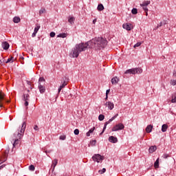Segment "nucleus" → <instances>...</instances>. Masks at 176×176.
I'll use <instances>...</instances> for the list:
<instances>
[{
	"mask_svg": "<svg viewBox=\"0 0 176 176\" xmlns=\"http://www.w3.org/2000/svg\"><path fill=\"white\" fill-rule=\"evenodd\" d=\"M68 21L71 24H74V21H75V17L74 16H69Z\"/></svg>",
	"mask_w": 176,
	"mask_h": 176,
	"instance_id": "nucleus-25",
	"label": "nucleus"
},
{
	"mask_svg": "<svg viewBox=\"0 0 176 176\" xmlns=\"http://www.w3.org/2000/svg\"><path fill=\"white\" fill-rule=\"evenodd\" d=\"M122 28H124V30H126V31H131V24L124 23L122 25Z\"/></svg>",
	"mask_w": 176,
	"mask_h": 176,
	"instance_id": "nucleus-12",
	"label": "nucleus"
},
{
	"mask_svg": "<svg viewBox=\"0 0 176 176\" xmlns=\"http://www.w3.org/2000/svg\"><path fill=\"white\" fill-rule=\"evenodd\" d=\"M154 167L155 168H159V159H157L154 163Z\"/></svg>",
	"mask_w": 176,
	"mask_h": 176,
	"instance_id": "nucleus-29",
	"label": "nucleus"
},
{
	"mask_svg": "<svg viewBox=\"0 0 176 176\" xmlns=\"http://www.w3.org/2000/svg\"><path fill=\"white\" fill-rule=\"evenodd\" d=\"M2 167H3V166H0V168H2Z\"/></svg>",
	"mask_w": 176,
	"mask_h": 176,
	"instance_id": "nucleus-54",
	"label": "nucleus"
},
{
	"mask_svg": "<svg viewBox=\"0 0 176 176\" xmlns=\"http://www.w3.org/2000/svg\"><path fill=\"white\" fill-rule=\"evenodd\" d=\"M156 149H157L156 146H151L148 149V152L149 153H153V152L156 151Z\"/></svg>",
	"mask_w": 176,
	"mask_h": 176,
	"instance_id": "nucleus-18",
	"label": "nucleus"
},
{
	"mask_svg": "<svg viewBox=\"0 0 176 176\" xmlns=\"http://www.w3.org/2000/svg\"><path fill=\"white\" fill-rule=\"evenodd\" d=\"M153 129V126L151 124H149L146 126V132L149 133H152V129Z\"/></svg>",
	"mask_w": 176,
	"mask_h": 176,
	"instance_id": "nucleus-16",
	"label": "nucleus"
},
{
	"mask_svg": "<svg viewBox=\"0 0 176 176\" xmlns=\"http://www.w3.org/2000/svg\"><path fill=\"white\" fill-rule=\"evenodd\" d=\"M125 74H130L131 75H135V74H142V69L140 67L129 69L125 72Z\"/></svg>",
	"mask_w": 176,
	"mask_h": 176,
	"instance_id": "nucleus-5",
	"label": "nucleus"
},
{
	"mask_svg": "<svg viewBox=\"0 0 176 176\" xmlns=\"http://www.w3.org/2000/svg\"><path fill=\"white\" fill-rule=\"evenodd\" d=\"M109 142H112L113 144H116L118 142V138H116L114 136H110L109 138Z\"/></svg>",
	"mask_w": 176,
	"mask_h": 176,
	"instance_id": "nucleus-13",
	"label": "nucleus"
},
{
	"mask_svg": "<svg viewBox=\"0 0 176 176\" xmlns=\"http://www.w3.org/2000/svg\"><path fill=\"white\" fill-rule=\"evenodd\" d=\"M65 86H67V82L64 81L63 85H61L58 90V93H60V91H61V89H64V87H65Z\"/></svg>",
	"mask_w": 176,
	"mask_h": 176,
	"instance_id": "nucleus-20",
	"label": "nucleus"
},
{
	"mask_svg": "<svg viewBox=\"0 0 176 176\" xmlns=\"http://www.w3.org/2000/svg\"><path fill=\"white\" fill-rule=\"evenodd\" d=\"M105 106L107 107V108H109L110 111H112V109H113V108L115 107V104H113V102L110 101L106 102Z\"/></svg>",
	"mask_w": 176,
	"mask_h": 176,
	"instance_id": "nucleus-10",
	"label": "nucleus"
},
{
	"mask_svg": "<svg viewBox=\"0 0 176 176\" xmlns=\"http://www.w3.org/2000/svg\"><path fill=\"white\" fill-rule=\"evenodd\" d=\"M58 38H67V34L62 33L58 35Z\"/></svg>",
	"mask_w": 176,
	"mask_h": 176,
	"instance_id": "nucleus-27",
	"label": "nucleus"
},
{
	"mask_svg": "<svg viewBox=\"0 0 176 176\" xmlns=\"http://www.w3.org/2000/svg\"><path fill=\"white\" fill-rule=\"evenodd\" d=\"M118 116H119V114L117 113L114 116H113L111 119H109V121H107V122H106L104 123V126L103 130L100 133V135H102V134H104V131H105V129H107V126H108V124H109V123H111V122H113V120H115V118H118Z\"/></svg>",
	"mask_w": 176,
	"mask_h": 176,
	"instance_id": "nucleus-6",
	"label": "nucleus"
},
{
	"mask_svg": "<svg viewBox=\"0 0 176 176\" xmlns=\"http://www.w3.org/2000/svg\"><path fill=\"white\" fill-rule=\"evenodd\" d=\"M107 171L105 168H103L102 170H98L99 174H104Z\"/></svg>",
	"mask_w": 176,
	"mask_h": 176,
	"instance_id": "nucleus-33",
	"label": "nucleus"
},
{
	"mask_svg": "<svg viewBox=\"0 0 176 176\" xmlns=\"http://www.w3.org/2000/svg\"><path fill=\"white\" fill-rule=\"evenodd\" d=\"M38 89L40 90V93H45V87L43 86V85H42L41 83H39L38 85Z\"/></svg>",
	"mask_w": 176,
	"mask_h": 176,
	"instance_id": "nucleus-17",
	"label": "nucleus"
},
{
	"mask_svg": "<svg viewBox=\"0 0 176 176\" xmlns=\"http://www.w3.org/2000/svg\"><path fill=\"white\" fill-rule=\"evenodd\" d=\"M108 100V95H106L105 100Z\"/></svg>",
	"mask_w": 176,
	"mask_h": 176,
	"instance_id": "nucleus-51",
	"label": "nucleus"
},
{
	"mask_svg": "<svg viewBox=\"0 0 176 176\" xmlns=\"http://www.w3.org/2000/svg\"><path fill=\"white\" fill-rule=\"evenodd\" d=\"M29 170H30V171H35V166H34V165H30V166H29Z\"/></svg>",
	"mask_w": 176,
	"mask_h": 176,
	"instance_id": "nucleus-34",
	"label": "nucleus"
},
{
	"mask_svg": "<svg viewBox=\"0 0 176 176\" xmlns=\"http://www.w3.org/2000/svg\"><path fill=\"white\" fill-rule=\"evenodd\" d=\"M58 163V160L57 159H55L52 161V164L51 166V170H52V173L53 171H54V168H56V166H57Z\"/></svg>",
	"mask_w": 176,
	"mask_h": 176,
	"instance_id": "nucleus-11",
	"label": "nucleus"
},
{
	"mask_svg": "<svg viewBox=\"0 0 176 176\" xmlns=\"http://www.w3.org/2000/svg\"><path fill=\"white\" fill-rule=\"evenodd\" d=\"M151 3L150 1H144L142 3L140 4V6L142 8L144 12H148V5Z\"/></svg>",
	"mask_w": 176,
	"mask_h": 176,
	"instance_id": "nucleus-9",
	"label": "nucleus"
},
{
	"mask_svg": "<svg viewBox=\"0 0 176 176\" xmlns=\"http://www.w3.org/2000/svg\"><path fill=\"white\" fill-rule=\"evenodd\" d=\"M170 85L172 86H175V85H176V80H170Z\"/></svg>",
	"mask_w": 176,
	"mask_h": 176,
	"instance_id": "nucleus-35",
	"label": "nucleus"
},
{
	"mask_svg": "<svg viewBox=\"0 0 176 176\" xmlns=\"http://www.w3.org/2000/svg\"><path fill=\"white\" fill-rule=\"evenodd\" d=\"M34 130H35L36 131H39V127L38 126V125H35L34 126Z\"/></svg>",
	"mask_w": 176,
	"mask_h": 176,
	"instance_id": "nucleus-40",
	"label": "nucleus"
},
{
	"mask_svg": "<svg viewBox=\"0 0 176 176\" xmlns=\"http://www.w3.org/2000/svg\"><path fill=\"white\" fill-rule=\"evenodd\" d=\"M171 102H176V97L171 100Z\"/></svg>",
	"mask_w": 176,
	"mask_h": 176,
	"instance_id": "nucleus-47",
	"label": "nucleus"
},
{
	"mask_svg": "<svg viewBox=\"0 0 176 176\" xmlns=\"http://www.w3.org/2000/svg\"><path fill=\"white\" fill-rule=\"evenodd\" d=\"M119 78L118 77H113V78H111V82L112 83V85H118V83L119 82Z\"/></svg>",
	"mask_w": 176,
	"mask_h": 176,
	"instance_id": "nucleus-15",
	"label": "nucleus"
},
{
	"mask_svg": "<svg viewBox=\"0 0 176 176\" xmlns=\"http://www.w3.org/2000/svg\"><path fill=\"white\" fill-rule=\"evenodd\" d=\"M96 23H97V19H94L93 20V24H96Z\"/></svg>",
	"mask_w": 176,
	"mask_h": 176,
	"instance_id": "nucleus-50",
	"label": "nucleus"
},
{
	"mask_svg": "<svg viewBox=\"0 0 176 176\" xmlns=\"http://www.w3.org/2000/svg\"><path fill=\"white\" fill-rule=\"evenodd\" d=\"M146 16H148V11L145 12Z\"/></svg>",
	"mask_w": 176,
	"mask_h": 176,
	"instance_id": "nucleus-52",
	"label": "nucleus"
},
{
	"mask_svg": "<svg viewBox=\"0 0 176 176\" xmlns=\"http://www.w3.org/2000/svg\"><path fill=\"white\" fill-rule=\"evenodd\" d=\"M94 130H96V127H93L86 133L87 137H90L91 134H93L94 132Z\"/></svg>",
	"mask_w": 176,
	"mask_h": 176,
	"instance_id": "nucleus-19",
	"label": "nucleus"
},
{
	"mask_svg": "<svg viewBox=\"0 0 176 176\" xmlns=\"http://www.w3.org/2000/svg\"><path fill=\"white\" fill-rule=\"evenodd\" d=\"M97 10H98V12H102V10H104V6L102 3L98 4Z\"/></svg>",
	"mask_w": 176,
	"mask_h": 176,
	"instance_id": "nucleus-22",
	"label": "nucleus"
},
{
	"mask_svg": "<svg viewBox=\"0 0 176 176\" xmlns=\"http://www.w3.org/2000/svg\"><path fill=\"white\" fill-rule=\"evenodd\" d=\"M173 76H175L176 78V70L173 71Z\"/></svg>",
	"mask_w": 176,
	"mask_h": 176,
	"instance_id": "nucleus-48",
	"label": "nucleus"
},
{
	"mask_svg": "<svg viewBox=\"0 0 176 176\" xmlns=\"http://www.w3.org/2000/svg\"><path fill=\"white\" fill-rule=\"evenodd\" d=\"M89 46V44L87 43H82L80 44H76L75 47L72 50V52H70V57H72L73 58H78L79 57V54L82 53V52H85L86 49H87V47Z\"/></svg>",
	"mask_w": 176,
	"mask_h": 176,
	"instance_id": "nucleus-1",
	"label": "nucleus"
},
{
	"mask_svg": "<svg viewBox=\"0 0 176 176\" xmlns=\"http://www.w3.org/2000/svg\"><path fill=\"white\" fill-rule=\"evenodd\" d=\"M25 107H28V100H25Z\"/></svg>",
	"mask_w": 176,
	"mask_h": 176,
	"instance_id": "nucleus-45",
	"label": "nucleus"
},
{
	"mask_svg": "<svg viewBox=\"0 0 176 176\" xmlns=\"http://www.w3.org/2000/svg\"><path fill=\"white\" fill-rule=\"evenodd\" d=\"M66 137L65 135H60V140H62L63 141H64V140H65Z\"/></svg>",
	"mask_w": 176,
	"mask_h": 176,
	"instance_id": "nucleus-43",
	"label": "nucleus"
},
{
	"mask_svg": "<svg viewBox=\"0 0 176 176\" xmlns=\"http://www.w3.org/2000/svg\"><path fill=\"white\" fill-rule=\"evenodd\" d=\"M74 134H75V135H79V129H75Z\"/></svg>",
	"mask_w": 176,
	"mask_h": 176,
	"instance_id": "nucleus-41",
	"label": "nucleus"
},
{
	"mask_svg": "<svg viewBox=\"0 0 176 176\" xmlns=\"http://www.w3.org/2000/svg\"><path fill=\"white\" fill-rule=\"evenodd\" d=\"M162 157L164 159H167V157H170V155L167 154V153H165L162 155Z\"/></svg>",
	"mask_w": 176,
	"mask_h": 176,
	"instance_id": "nucleus-39",
	"label": "nucleus"
},
{
	"mask_svg": "<svg viewBox=\"0 0 176 176\" xmlns=\"http://www.w3.org/2000/svg\"><path fill=\"white\" fill-rule=\"evenodd\" d=\"M167 129H168V126L166 124H163L162 126V133H166V131H167Z\"/></svg>",
	"mask_w": 176,
	"mask_h": 176,
	"instance_id": "nucleus-21",
	"label": "nucleus"
},
{
	"mask_svg": "<svg viewBox=\"0 0 176 176\" xmlns=\"http://www.w3.org/2000/svg\"><path fill=\"white\" fill-rule=\"evenodd\" d=\"M36 32H34L32 34V38H35V36H36Z\"/></svg>",
	"mask_w": 176,
	"mask_h": 176,
	"instance_id": "nucleus-44",
	"label": "nucleus"
},
{
	"mask_svg": "<svg viewBox=\"0 0 176 176\" xmlns=\"http://www.w3.org/2000/svg\"><path fill=\"white\" fill-rule=\"evenodd\" d=\"M91 43H94V47H96V49H100V47H105L108 41L102 37H98L92 39Z\"/></svg>",
	"mask_w": 176,
	"mask_h": 176,
	"instance_id": "nucleus-3",
	"label": "nucleus"
},
{
	"mask_svg": "<svg viewBox=\"0 0 176 176\" xmlns=\"http://www.w3.org/2000/svg\"><path fill=\"white\" fill-rule=\"evenodd\" d=\"M104 119H105V116L102 114L99 115L98 120L100 121H102Z\"/></svg>",
	"mask_w": 176,
	"mask_h": 176,
	"instance_id": "nucleus-31",
	"label": "nucleus"
},
{
	"mask_svg": "<svg viewBox=\"0 0 176 176\" xmlns=\"http://www.w3.org/2000/svg\"><path fill=\"white\" fill-rule=\"evenodd\" d=\"M109 91H111V89H107L106 91V96H108L109 94Z\"/></svg>",
	"mask_w": 176,
	"mask_h": 176,
	"instance_id": "nucleus-46",
	"label": "nucleus"
},
{
	"mask_svg": "<svg viewBox=\"0 0 176 176\" xmlns=\"http://www.w3.org/2000/svg\"><path fill=\"white\" fill-rule=\"evenodd\" d=\"M10 61H12V63H13V61H14V57L11 56L10 58H8L7 60V61L6 63V64H8V63H10Z\"/></svg>",
	"mask_w": 176,
	"mask_h": 176,
	"instance_id": "nucleus-28",
	"label": "nucleus"
},
{
	"mask_svg": "<svg viewBox=\"0 0 176 176\" xmlns=\"http://www.w3.org/2000/svg\"><path fill=\"white\" fill-rule=\"evenodd\" d=\"M131 13L132 14H137V13H138V10H137V8H133L131 10Z\"/></svg>",
	"mask_w": 176,
	"mask_h": 176,
	"instance_id": "nucleus-30",
	"label": "nucleus"
},
{
	"mask_svg": "<svg viewBox=\"0 0 176 176\" xmlns=\"http://www.w3.org/2000/svg\"><path fill=\"white\" fill-rule=\"evenodd\" d=\"M2 64V60L0 59V65Z\"/></svg>",
	"mask_w": 176,
	"mask_h": 176,
	"instance_id": "nucleus-53",
	"label": "nucleus"
},
{
	"mask_svg": "<svg viewBox=\"0 0 176 176\" xmlns=\"http://www.w3.org/2000/svg\"><path fill=\"white\" fill-rule=\"evenodd\" d=\"M24 101H30V95L28 94H25L23 95Z\"/></svg>",
	"mask_w": 176,
	"mask_h": 176,
	"instance_id": "nucleus-23",
	"label": "nucleus"
},
{
	"mask_svg": "<svg viewBox=\"0 0 176 176\" xmlns=\"http://www.w3.org/2000/svg\"><path fill=\"white\" fill-rule=\"evenodd\" d=\"M162 25H163V23L161 22V23L158 25L157 28H159V27H162Z\"/></svg>",
	"mask_w": 176,
	"mask_h": 176,
	"instance_id": "nucleus-49",
	"label": "nucleus"
},
{
	"mask_svg": "<svg viewBox=\"0 0 176 176\" xmlns=\"http://www.w3.org/2000/svg\"><path fill=\"white\" fill-rule=\"evenodd\" d=\"M124 129V124L122 123H118L112 128V131H119V130H123Z\"/></svg>",
	"mask_w": 176,
	"mask_h": 176,
	"instance_id": "nucleus-8",
	"label": "nucleus"
},
{
	"mask_svg": "<svg viewBox=\"0 0 176 176\" xmlns=\"http://www.w3.org/2000/svg\"><path fill=\"white\" fill-rule=\"evenodd\" d=\"M1 46L4 50H8V49H9L10 47L9 43L4 41L2 43Z\"/></svg>",
	"mask_w": 176,
	"mask_h": 176,
	"instance_id": "nucleus-14",
	"label": "nucleus"
},
{
	"mask_svg": "<svg viewBox=\"0 0 176 176\" xmlns=\"http://www.w3.org/2000/svg\"><path fill=\"white\" fill-rule=\"evenodd\" d=\"M41 28V25H36V27L34 28V32L38 33V32L39 31V29Z\"/></svg>",
	"mask_w": 176,
	"mask_h": 176,
	"instance_id": "nucleus-26",
	"label": "nucleus"
},
{
	"mask_svg": "<svg viewBox=\"0 0 176 176\" xmlns=\"http://www.w3.org/2000/svg\"><path fill=\"white\" fill-rule=\"evenodd\" d=\"M13 21H14V23H20V21H21L20 17H19V16L14 17Z\"/></svg>",
	"mask_w": 176,
	"mask_h": 176,
	"instance_id": "nucleus-24",
	"label": "nucleus"
},
{
	"mask_svg": "<svg viewBox=\"0 0 176 176\" xmlns=\"http://www.w3.org/2000/svg\"><path fill=\"white\" fill-rule=\"evenodd\" d=\"M97 143L96 140H92L91 141V145H92V146H96V144Z\"/></svg>",
	"mask_w": 176,
	"mask_h": 176,
	"instance_id": "nucleus-37",
	"label": "nucleus"
},
{
	"mask_svg": "<svg viewBox=\"0 0 176 176\" xmlns=\"http://www.w3.org/2000/svg\"><path fill=\"white\" fill-rule=\"evenodd\" d=\"M25 127H27V123L24 122L22 124L20 131L16 132L14 134V142L13 144V146L14 148H16V145H19V144H20V140H21V137H23V135L24 134V131H25Z\"/></svg>",
	"mask_w": 176,
	"mask_h": 176,
	"instance_id": "nucleus-2",
	"label": "nucleus"
},
{
	"mask_svg": "<svg viewBox=\"0 0 176 176\" xmlns=\"http://www.w3.org/2000/svg\"><path fill=\"white\" fill-rule=\"evenodd\" d=\"M5 97H6L5 93H3L2 91H0V108H3L5 102H10V100H6Z\"/></svg>",
	"mask_w": 176,
	"mask_h": 176,
	"instance_id": "nucleus-4",
	"label": "nucleus"
},
{
	"mask_svg": "<svg viewBox=\"0 0 176 176\" xmlns=\"http://www.w3.org/2000/svg\"><path fill=\"white\" fill-rule=\"evenodd\" d=\"M43 82V85H45V78L43 77H41L38 80V83Z\"/></svg>",
	"mask_w": 176,
	"mask_h": 176,
	"instance_id": "nucleus-32",
	"label": "nucleus"
},
{
	"mask_svg": "<svg viewBox=\"0 0 176 176\" xmlns=\"http://www.w3.org/2000/svg\"><path fill=\"white\" fill-rule=\"evenodd\" d=\"M46 12V10L45 8H41V10L39 11L40 14H43Z\"/></svg>",
	"mask_w": 176,
	"mask_h": 176,
	"instance_id": "nucleus-36",
	"label": "nucleus"
},
{
	"mask_svg": "<svg viewBox=\"0 0 176 176\" xmlns=\"http://www.w3.org/2000/svg\"><path fill=\"white\" fill-rule=\"evenodd\" d=\"M92 160H94V162H97V163H101V162L104 160V157L101 156L100 154H95L92 157Z\"/></svg>",
	"mask_w": 176,
	"mask_h": 176,
	"instance_id": "nucleus-7",
	"label": "nucleus"
},
{
	"mask_svg": "<svg viewBox=\"0 0 176 176\" xmlns=\"http://www.w3.org/2000/svg\"><path fill=\"white\" fill-rule=\"evenodd\" d=\"M50 36H51V38H54L56 36V33L54 32H52L50 34Z\"/></svg>",
	"mask_w": 176,
	"mask_h": 176,
	"instance_id": "nucleus-38",
	"label": "nucleus"
},
{
	"mask_svg": "<svg viewBox=\"0 0 176 176\" xmlns=\"http://www.w3.org/2000/svg\"><path fill=\"white\" fill-rule=\"evenodd\" d=\"M140 46H141V43H137L136 44H135L134 47H138Z\"/></svg>",
	"mask_w": 176,
	"mask_h": 176,
	"instance_id": "nucleus-42",
	"label": "nucleus"
}]
</instances>
